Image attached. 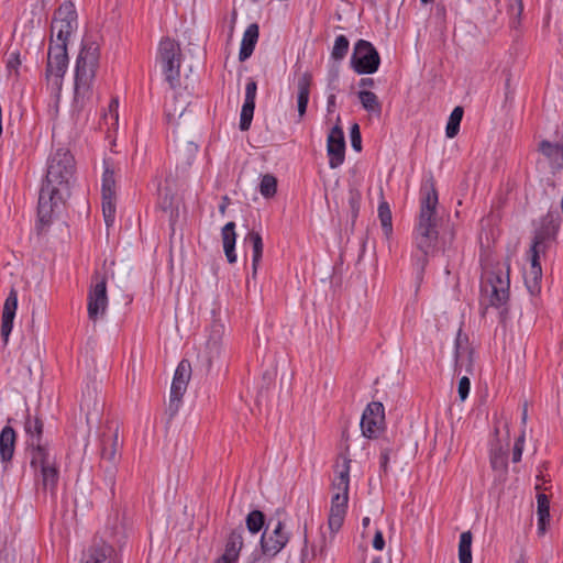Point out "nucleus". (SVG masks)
Listing matches in <instances>:
<instances>
[{"mask_svg":"<svg viewBox=\"0 0 563 563\" xmlns=\"http://www.w3.org/2000/svg\"><path fill=\"white\" fill-rule=\"evenodd\" d=\"M438 203L434 180L430 178L420 188V210L412 231L411 263L419 282L422 280L429 257L434 253L438 244Z\"/></svg>","mask_w":563,"mask_h":563,"instance_id":"f257e3e1","label":"nucleus"},{"mask_svg":"<svg viewBox=\"0 0 563 563\" xmlns=\"http://www.w3.org/2000/svg\"><path fill=\"white\" fill-rule=\"evenodd\" d=\"M43 428L42 418L37 413L32 415L27 411L24 431L27 437L26 451L30 454V466L34 472L36 485L54 496L59 481V468L47 444L42 442Z\"/></svg>","mask_w":563,"mask_h":563,"instance_id":"f03ea898","label":"nucleus"},{"mask_svg":"<svg viewBox=\"0 0 563 563\" xmlns=\"http://www.w3.org/2000/svg\"><path fill=\"white\" fill-rule=\"evenodd\" d=\"M100 47L97 42L84 40L76 59L74 101L80 108L92 95V82L99 67Z\"/></svg>","mask_w":563,"mask_h":563,"instance_id":"7ed1b4c3","label":"nucleus"},{"mask_svg":"<svg viewBox=\"0 0 563 563\" xmlns=\"http://www.w3.org/2000/svg\"><path fill=\"white\" fill-rule=\"evenodd\" d=\"M350 470L351 460L340 454L335 464L334 478L332 481V489L334 494L331 499V508L328 519L329 528L332 532H338L344 521L350 488Z\"/></svg>","mask_w":563,"mask_h":563,"instance_id":"20e7f679","label":"nucleus"},{"mask_svg":"<svg viewBox=\"0 0 563 563\" xmlns=\"http://www.w3.org/2000/svg\"><path fill=\"white\" fill-rule=\"evenodd\" d=\"M75 174V159L68 150L58 148L47 162V172L43 185L58 187L69 196L70 183Z\"/></svg>","mask_w":563,"mask_h":563,"instance_id":"39448f33","label":"nucleus"},{"mask_svg":"<svg viewBox=\"0 0 563 563\" xmlns=\"http://www.w3.org/2000/svg\"><path fill=\"white\" fill-rule=\"evenodd\" d=\"M482 302L484 306L483 314L488 306L500 308L509 299V276L504 275L501 268L488 271L485 273L484 280L481 285Z\"/></svg>","mask_w":563,"mask_h":563,"instance_id":"423d86ee","label":"nucleus"},{"mask_svg":"<svg viewBox=\"0 0 563 563\" xmlns=\"http://www.w3.org/2000/svg\"><path fill=\"white\" fill-rule=\"evenodd\" d=\"M78 27V15L71 1L63 2L54 13L51 23L49 43L68 45L70 35Z\"/></svg>","mask_w":563,"mask_h":563,"instance_id":"0eeeda50","label":"nucleus"},{"mask_svg":"<svg viewBox=\"0 0 563 563\" xmlns=\"http://www.w3.org/2000/svg\"><path fill=\"white\" fill-rule=\"evenodd\" d=\"M558 231L559 224L550 216L544 217L540 228L536 230L529 251L531 274H533L534 277L541 276L540 254L545 253L550 243L555 240Z\"/></svg>","mask_w":563,"mask_h":563,"instance_id":"6e6552de","label":"nucleus"},{"mask_svg":"<svg viewBox=\"0 0 563 563\" xmlns=\"http://www.w3.org/2000/svg\"><path fill=\"white\" fill-rule=\"evenodd\" d=\"M68 67L67 46L64 44L49 43L45 78L54 90L59 91L63 86V78Z\"/></svg>","mask_w":563,"mask_h":563,"instance_id":"1a4fd4ad","label":"nucleus"},{"mask_svg":"<svg viewBox=\"0 0 563 563\" xmlns=\"http://www.w3.org/2000/svg\"><path fill=\"white\" fill-rule=\"evenodd\" d=\"M380 57L375 46L366 41L358 40L351 56V66L356 74L371 75L378 70Z\"/></svg>","mask_w":563,"mask_h":563,"instance_id":"9d476101","label":"nucleus"},{"mask_svg":"<svg viewBox=\"0 0 563 563\" xmlns=\"http://www.w3.org/2000/svg\"><path fill=\"white\" fill-rule=\"evenodd\" d=\"M223 327L214 324L211 327L209 338L205 346L197 354L196 368L203 374H208L213 362L219 360L222 351Z\"/></svg>","mask_w":563,"mask_h":563,"instance_id":"9b49d317","label":"nucleus"},{"mask_svg":"<svg viewBox=\"0 0 563 563\" xmlns=\"http://www.w3.org/2000/svg\"><path fill=\"white\" fill-rule=\"evenodd\" d=\"M107 307V276L100 272H95L88 292L87 309L89 319L96 321L99 316H103L106 313Z\"/></svg>","mask_w":563,"mask_h":563,"instance_id":"f8f14e48","label":"nucleus"},{"mask_svg":"<svg viewBox=\"0 0 563 563\" xmlns=\"http://www.w3.org/2000/svg\"><path fill=\"white\" fill-rule=\"evenodd\" d=\"M104 170L101 179V199H102V213L107 227L113 224L115 219V178L114 170L110 163L104 159Z\"/></svg>","mask_w":563,"mask_h":563,"instance_id":"ddd939ff","label":"nucleus"},{"mask_svg":"<svg viewBox=\"0 0 563 563\" xmlns=\"http://www.w3.org/2000/svg\"><path fill=\"white\" fill-rule=\"evenodd\" d=\"M190 363L186 360H183L175 371L170 386L169 402L167 407L169 418L175 417L178 412L183 396L187 389V385L190 378Z\"/></svg>","mask_w":563,"mask_h":563,"instance_id":"4468645a","label":"nucleus"},{"mask_svg":"<svg viewBox=\"0 0 563 563\" xmlns=\"http://www.w3.org/2000/svg\"><path fill=\"white\" fill-rule=\"evenodd\" d=\"M385 428V409L382 402H369L361 419V429L364 437L368 439L378 438Z\"/></svg>","mask_w":563,"mask_h":563,"instance_id":"2eb2a0df","label":"nucleus"},{"mask_svg":"<svg viewBox=\"0 0 563 563\" xmlns=\"http://www.w3.org/2000/svg\"><path fill=\"white\" fill-rule=\"evenodd\" d=\"M66 192L58 187L42 185L38 195L37 216L43 224L49 223L54 208L64 200Z\"/></svg>","mask_w":563,"mask_h":563,"instance_id":"dca6fc26","label":"nucleus"},{"mask_svg":"<svg viewBox=\"0 0 563 563\" xmlns=\"http://www.w3.org/2000/svg\"><path fill=\"white\" fill-rule=\"evenodd\" d=\"M285 525L278 520L273 531L268 532V527L261 537V549L263 554L275 556L289 542L290 534L285 531Z\"/></svg>","mask_w":563,"mask_h":563,"instance_id":"f3484780","label":"nucleus"},{"mask_svg":"<svg viewBox=\"0 0 563 563\" xmlns=\"http://www.w3.org/2000/svg\"><path fill=\"white\" fill-rule=\"evenodd\" d=\"M473 349L470 346L468 335L460 328L454 341L455 373L460 375L463 369L466 373L473 371Z\"/></svg>","mask_w":563,"mask_h":563,"instance_id":"a211bd4d","label":"nucleus"},{"mask_svg":"<svg viewBox=\"0 0 563 563\" xmlns=\"http://www.w3.org/2000/svg\"><path fill=\"white\" fill-rule=\"evenodd\" d=\"M329 166L338 168L345 158V139L343 129L336 123L330 131L327 140Z\"/></svg>","mask_w":563,"mask_h":563,"instance_id":"6ab92c4d","label":"nucleus"},{"mask_svg":"<svg viewBox=\"0 0 563 563\" xmlns=\"http://www.w3.org/2000/svg\"><path fill=\"white\" fill-rule=\"evenodd\" d=\"M80 563H120L115 549L103 540L95 541L84 553Z\"/></svg>","mask_w":563,"mask_h":563,"instance_id":"aec40b11","label":"nucleus"},{"mask_svg":"<svg viewBox=\"0 0 563 563\" xmlns=\"http://www.w3.org/2000/svg\"><path fill=\"white\" fill-rule=\"evenodd\" d=\"M18 309V291L11 288L8 297L4 300L1 320V338L4 344L8 343L10 333L13 329V320Z\"/></svg>","mask_w":563,"mask_h":563,"instance_id":"412c9836","label":"nucleus"},{"mask_svg":"<svg viewBox=\"0 0 563 563\" xmlns=\"http://www.w3.org/2000/svg\"><path fill=\"white\" fill-rule=\"evenodd\" d=\"M107 432H103L100 439V455L102 461H107L110 464H115L120 444H119V427L112 429L111 426H107Z\"/></svg>","mask_w":563,"mask_h":563,"instance_id":"4be33fe9","label":"nucleus"},{"mask_svg":"<svg viewBox=\"0 0 563 563\" xmlns=\"http://www.w3.org/2000/svg\"><path fill=\"white\" fill-rule=\"evenodd\" d=\"M260 27L257 23L250 24L244 31L241 47L239 52V60L245 62L254 52L255 45L258 41Z\"/></svg>","mask_w":563,"mask_h":563,"instance_id":"5701e85b","label":"nucleus"},{"mask_svg":"<svg viewBox=\"0 0 563 563\" xmlns=\"http://www.w3.org/2000/svg\"><path fill=\"white\" fill-rule=\"evenodd\" d=\"M243 548V528H239L231 531L227 539L224 553L221 555L223 561L238 562L240 552Z\"/></svg>","mask_w":563,"mask_h":563,"instance_id":"b1692460","label":"nucleus"},{"mask_svg":"<svg viewBox=\"0 0 563 563\" xmlns=\"http://www.w3.org/2000/svg\"><path fill=\"white\" fill-rule=\"evenodd\" d=\"M16 433L10 426L3 427L0 432V455L2 462H10L14 454Z\"/></svg>","mask_w":563,"mask_h":563,"instance_id":"393cba45","label":"nucleus"},{"mask_svg":"<svg viewBox=\"0 0 563 563\" xmlns=\"http://www.w3.org/2000/svg\"><path fill=\"white\" fill-rule=\"evenodd\" d=\"M312 76L309 73H305L297 82L298 93H297V108L299 120L303 118L307 111L309 96H310V86H311Z\"/></svg>","mask_w":563,"mask_h":563,"instance_id":"a878e982","label":"nucleus"},{"mask_svg":"<svg viewBox=\"0 0 563 563\" xmlns=\"http://www.w3.org/2000/svg\"><path fill=\"white\" fill-rule=\"evenodd\" d=\"M221 238L223 243V250L225 257L230 264H233L236 262V254H235V241H236V233H235V223L233 221L228 222L221 230Z\"/></svg>","mask_w":563,"mask_h":563,"instance_id":"bb28decb","label":"nucleus"},{"mask_svg":"<svg viewBox=\"0 0 563 563\" xmlns=\"http://www.w3.org/2000/svg\"><path fill=\"white\" fill-rule=\"evenodd\" d=\"M538 534L544 536L550 523V499L545 494L537 495Z\"/></svg>","mask_w":563,"mask_h":563,"instance_id":"cd10ccee","label":"nucleus"},{"mask_svg":"<svg viewBox=\"0 0 563 563\" xmlns=\"http://www.w3.org/2000/svg\"><path fill=\"white\" fill-rule=\"evenodd\" d=\"M180 45L170 37H163L158 44L157 60L164 62L168 59L181 58Z\"/></svg>","mask_w":563,"mask_h":563,"instance_id":"c85d7f7f","label":"nucleus"},{"mask_svg":"<svg viewBox=\"0 0 563 563\" xmlns=\"http://www.w3.org/2000/svg\"><path fill=\"white\" fill-rule=\"evenodd\" d=\"M245 241L252 245V276L255 277L263 256V239L258 232L251 231L246 235Z\"/></svg>","mask_w":563,"mask_h":563,"instance_id":"c756f323","label":"nucleus"},{"mask_svg":"<svg viewBox=\"0 0 563 563\" xmlns=\"http://www.w3.org/2000/svg\"><path fill=\"white\" fill-rule=\"evenodd\" d=\"M163 74L169 86L175 89L180 86V64L181 58L159 62Z\"/></svg>","mask_w":563,"mask_h":563,"instance_id":"7c9ffc66","label":"nucleus"},{"mask_svg":"<svg viewBox=\"0 0 563 563\" xmlns=\"http://www.w3.org/2000/svg\"><path fill=\"white\" fill-rule=\"evenodd\" d=\"M357 97L362 107L369 113L377 117L382 114V103L378 97L369 90H360Z\"/></svg>","mask_w":563,"mask_h":563,"instance_id":"2f4dec72","label":"nucleus"},{"mask_svg":"<svg viewBox=\"0 0 563 563\" xmlns=\"http://www.w3.org/2000/svg\"><path fill=\"white\" fill-rule=\"evenodd\" d=\"M489 461L492 468L495 471L506 472L508 467V452L501 445L490 449Z\"/></svg>","mask_w":563,"mask_h":563,"instance_id":"473e14b6","label":"nucleus"},{"mask_svg":"<svg viewBox=\"0 0 563 563\" xmlns=\"http://www.w3.org/2000/svg\"><path fill=\"white\" fill-rule=\"evenodd\" d=\"M472 539L471 531L462 532L459 543V560L460 563H472Z\"/></svg>","mask_w":563,"mask_h":563,"instance_id":"72a5a7b5","label":"nucleus"},{"mask_svg":"<svg viewBox=\"0 0 563 563\" xmlns=\"http://www.w3.org/2000/svg\"><path fill=\"white\" fill-rule=\"evenodd\" d=\"M463 113L464 110L460 106L455 107L451 112L445 128V134L449 139H453L459 134Z\"/></svg>","mask_w":563,"mask_h":563,"instance_id":"f704fd0d","label":"nucleus"},{"mask_svg":"<svg viewBox=\"0 0 563 563\" xmlns=\"http://www.w3.org/2000/svg\"><path fill=\"white\" fill-rule=\"evenodd\" d=\"M378 218L380 220V224L383 231L386 236H389L393 232V217L389 205L387 201H380L378 205Z\"/></svg>","mask_w":563,"mask_h":563,"instance_id":"c9c22d12","label":"nucleus"},{"mask_svg":"<svg viewBox=\"0 0 563 563\" xmlns=\"http://www.w3.org/2000/svg\"><path fill=\"white\" fill-rule=\"evenodd\" d=\"M246 528L255 534L262 530L265 525V515L261 510H253L246 516Z\"/></svg>","mask_w":563,"mask_h":563,"instance_id":"e433bc0d","label":"nucleus"},{"mask_svg":"<svg viewBox=\"0 0 563 563\" xmlns=\"http://www.w3.org/2000/svg\"><path fill=\"white\" fill-rule=\"evenodd\" d=\"M277 191V179L271 174H265L260 184V192L265 198H272Z\"/></svg>","mask_w":563,"mask_h":563,"instance_id":"4c0bfd02","label":"nucleus"},{"mask_svg":"<svg viewBox=\"0 0 563 563\" xmlns=\"http://www.w3.org/2000/svg\"><path fill=\"white\" fill-rule=\"evenodd\" d=\"M350 47V42L345 35H338L332 47L331 57L334 60H342Z\"/></svg>","mask_w":563,"mask_h":563,"instance_id":"58836bf2","label":"nucleus"},{"mask_svg":"<svg viewBox=\"0 0 563 563\" xmlns=\"http://www.w3.org/2000/svg\"><path fill=\"white\" fill-rule=\"evenodd\" d=\"M255 102L244 101L240 114V130L247 131L254 115Z\"/></svg>","mask_w":563,"mask_h":563,"instance_id":"ea45409f","label":"nucleus"},{"mask_svg":"<svg viewBox=\"0 0 563 563\" xmlns=\"http://www.w3.org/2000/svg\"><path fill=\"white\" fill-rule=\"evenodd\" d=\"M115 479H117V465L110 464L109 466H106L103 470V481H104L106 486L110 489L112 495L114 494Z\"/></svg>","mask_w":563,"mask_h":563,"instance_id":"a19ab883","label":"nucleus"},{"mask_svg":"<svg viewBox=\"0 0 563 563\" xmlns=\"http://www.w3.org/2000/svg\"><path fill=\"white\" fill-rule=\"evenodd\" d=\"M393 452V449L389 446L382 448L380 454H379V476H387L388 475V464L390 460V454Z\"/></svg>","mask_w":563,"mask_h":563,"instance_id":"79ce46f5","label":"nucleus"},{"mask_svg":"<svg viewBox=\"0 0 563 563\" xmlns=\"http://www.w3.org/2000/svg\"><path fill=\"white\" fill-rule=\"evenodd\" d=\"M526 434L525 431L516 439L514 448H512V462L518 463L521 461L522 452L525 449Z\"/></svg>","mask_w":563,"mask_h":563,"instance_id":"37998d69","label":"nucleus"},{"mask_svg":"<svg viewBox=\"0 0 563 563\" xmlns=\"http://www.w3.org/2000/svg\"><path fill=\"white\" fill-rule=\"evenodd\" d=\"M350 135H351L352 147L356 152H360L362 150V136H361L360 126L357 123H354L352 125Z\"/></svg>","mask_w":563,"mask_h":563,"instance_id":"c03bdc74","label":"nucleus"},{"mask_svg":"<svg viewBox=\"0 0 563 563\" xmlns=\"http://www.w3.org/2000/svg\"><path fill=\"white\" fill-rule=\"evenodd\" d=\"M21 65V58H20V53L16 51V52H11L9 54V57H8V60H7V69L11 73V71H14L15 75L18 76L19 75V67Z\"/></svg>","mask_w":563,"mask_h":563,"instance_id":"a18cd8bd","label":"nucleus"},{"mask_svg":"<svg viewBox=\"0 0 563 563\" xmlns=\"http://www.w3.org/2000/svg\"><path fill=\"white\" fill-rule=\"evenodd\" d=\"M470 389H471L470 378L467 376L461 377L460 382H459L457 393H459V397L462 401H464L467 398V396L470 394Z\"/></svg>","mask_w":563,"mask_h":563,"instance_id":"49530a36","label":"nucleus"},{"mask_svg":"<svg viewBox=\"0 0 563 563\" xmlns=\"http://www.w3.org/2000/svg\"><path fill=\"white\" fill-rule=\"evenodd\" d=\"M257 91V84L253 78H249L245 86V98L244 101L255 102Z\"/></svg>","mask_w":563,"mask_h":563,"instance_id":"de8ad7c7","label":"nucleus"},{"mask_svg":"<svg viewBox=\"0 0 563 563\" xmlns=\"http://www.w3.org/2000/svg\"><path fill=\"white\" fill-rule=\"evenodd\" d=\"M325 537L322 536L319 544H313L311 548V558H316L317 555L323 556L325 554Z\"/></svg>","mask_w":563,"mask_h":563,"instance_id":"09e8293b","label":"nucleus"},{"mask_svg":"<svg viewBox=\"0 0 563 563\" xmlns=\"http://www.w3.org/2000/svg\"><path fill=\"white\" fill-rule=\"evenodd\" d=\"M174 197L172 195L165 194L159 198V207L162 210L167 211L173 208Z\"/></svg>","mask_w":563,"mask_h":563,"instance_id":"8fccbe9b","label":"nucleus"},{"mask_svg":"<svg viewBox=\"0 0 563 563\" xmlns=\"http://www.w3.org/2000/svg\"><path fill=\"white\" fill-rule=\"evenodd\" d=\"M385 547V540L383 537V532L380 530H377L374 539H373V548L375 550L382 551Z\"/></svg>","mask_w":563,"mask_h":563,"instance_id":"3c124183","label":"nucleus"},{"mask_svg":"<svg viewBox=\"0 0 563 563\" xmlns=\"http://www.w3.org/2000/svg\"><path fill=\"white\" fill-rule=\"evenodd\" d=\"M119 101L118 99H112L109 103V115L115 122H118L119 113H118Z\"/></svg>","mask_w":563,"mask_h":563,"instance_id":"603ef678","label":"nucleus"},{"mask_svg":"<svg viewBox=\"0 0 563 563\" xmlns=\"http://www.w3.org/2000/svg\"><path fill=\"white\" fill-rule=\"evenodd\" d=\"M435 16L440 21H445L446 20V8H445L444 3H442V2L437 3V5H435Z\"/></svg>","mask_w":563,"mask_h":563,"instance_id":"864d4df0","label":"nucleus"},{"mask_svg":"<svg viewBox=\"0 0 563 563\" xmlns=\"http://www.w3.org/2000/svg\"><path fill=\"white\" fill-rule=\"evenodd\" d=\"M350 206L353 212L356 214L360 207V194L357 191L351 194Z\"/></svg>","mask_w":563,"mask_h":563,"instance_id":"5fc2aeb1","label":"nucleus"},{"mask_svg":"<svg viewBox=\"0 0 563 563\" xmlns=\"http://www.w3.org/2000/svg\"><path fill=\"white\" fill-rule=\"evenodd\" d=\"M336 108V97L334 93H330L327 98V111L328 113L334 112Z\"/></svg>","mask_w":563,"mask_h":563,"instance_id":"6e6d98bb","label":"nucleus"},{"mask_svg":"<svg viewBox=\"0 0 563 563\" xmlns=\"http://www.w3.org/2000/svg\"><path fill=\"white\" fill-rule=\"evenodd\" d=\"M303 548L301 550V560H308L309 559V550H308V536H307V529L305 528V536H303Z\"/></svg>","mask_w":563,"mask_h":563,"instance_id":"4d7b16f0","label":"nucleus"},{"mask_svg":"<svg viewBox=\"0 0 563 563\" xmlns=\"http://www.w3.org/2000/svg\"><path fill=\"white\" fill-rule=\"evenodd\" d=\"M375 85V81L373 78H369V77H364L360 80L358 82V86L361 88H366V87H373Z\"/></svg>","mask_w":563,"mask_h":563,"instance_id":"13d9d810","label":"nucleus"},{"mask_svg":"<svg viewBox=\"0 0 563 563\" xmlns=\"http://www.w3.org/2000/svg\"><path fill=\"white\" fill-rule=\"evenodd\" d=\"M229 202H230L229 197L224 196L222 198V203L219 206V211H220L221 214L225 213V210H227V207H228Z\"/></svg>","mask_w":563,"mask_h":563,"instance_id":"bf43d9fd","label":"nucleus"},{"mask_svg":"<svg viewBox=\"0 0 563 563\" xmlns=\"http://www.w3.org/2000/svg\"><path fill=\"white\" fill-rule=\"evenodd\" d=\"M90 400H91V391L88 389L87 395H86V393L82 394L81 407H84V406L89 407Z\"/></svg>","mask_w":563,"mask_h":563,"instance_id":"052dcab7","label":"nucleus"},{"mask_svg":"<svg viewBox=\"0 0 563 563\" xmlns=\"http://www.w3.org/2000/svg\"><path fill=\"white\" fill-rule=\"evenodd\" d=\"M369 521H371V519L368 517H364L363 520H362L363 527L366 528L369 525Z\"/></svg>","mask_w":563,"mask_h":563,"instance_id":"680f3d73","label":"nucleus"},{"mask_svg":"<svg viewBox=\"0 0 563 563\" xmlns=\"http://www.w3.org/2000/svg\"><path fill=\"white\" fill-rule=\"evenodd\" d=\"M235 20H236V11L233 10V12H232V24H234ZM233 27H234V25H231V32L233 31Z\"/></svg>","mask_w":563,"mask_h":563,"instance_id":"e2e57ef3","label":"nucleus"},{"mask_svg":"<svg viewBox=\"0 0 563 563\" xmlns=\"http://www.w3.org/2000/svg\"><path fill=\"white\" fill-rule=\"evenodd\" d=\"M371 563H383V562H382V558L376 556V558H374V559L372 560V562H371Z\"/></svg>","mask_w":563,"mask_h":563,"instance_id":"0e129e2a","label":"nucleus"},{"mask_svg":"<svg viewBox=\"0 0 563 563\" xmlns=\"http://www.w3.org/2000/svg\"><path fill=\"white\" fill-rule=\"evenodd\" d=\"M522 12V1L518 0V13L520 14Z\"/></svg>","mask_w":563,"mask_h":563,"instance_id":"69168bd1","label":"nucleus"},{"mask_svg":"<svg viewBox=\"0 0 563 563\" xmlns=\"http://www.w3.org/2000/svg\"><path fill=\"white\" fill-rule=\"evenodd\" d=\"M526 420H527V409L525 408L523 412H522V422L526 423Z\"/></svg>","mask_w":563,"mask_h":563,"instance_id":"338daca9","label":"nucleus"},{"mask_svg":"<svg viewBox=\"0 0 563 563\" xmlns=\"http://www.w3.org/2000/svg\"><path fill=\"white\" fill-rule=\"evenodd\" d=\"M176 112H177L176 109L174 110L173 113L170 111H167V117H175Z\"/></svg>","mask_w":563,"mask_h":563,"instance_id":"774afa93","label":"nucleus"}]
</instances>
